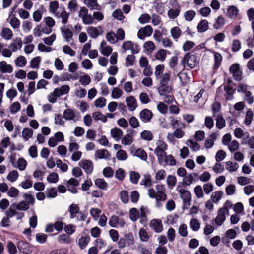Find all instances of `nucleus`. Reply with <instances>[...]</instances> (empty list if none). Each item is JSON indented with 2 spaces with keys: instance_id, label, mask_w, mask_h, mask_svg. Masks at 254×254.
Instances as JSON below:
<instances>
[{
  "instance_id": "obj_32",
  "label": "nucleus",
  "mask_w": 254,
  "mask_h": 254,
  "mask_svg": "<svg viewBox=\"0 0 254 254\" xmlns=\"http://www.w3.org/2000/svg\"><path fill=\"white\" fill-rule=\"evenodd\" d=\"M95 185L99 188L105 190L108 187V184L103 179L97 178L95 180Z\"/></svg>"
},
{
  "instance_id": "obj_61",
  "label": "nucleus",
  "mask_w": 254,
  "mask_h": 254,
  "mask_svg": "<svg viewBox=\"0 0 254 254\" xmlns=\"http://www.w3.org/2000/svg\"><path fill=\"white\" fill-rule=\"evenodd\" d=\"M226 154L225 151L222 150H219L216 153L215 159L217 162L222 161L226 157Z\"/></svg>"
},
{
  "instance_id": "obj_21",
  "label": "nucleus",
  "mask_w": 254,
  "mask_h": 254,
  "mask_svg": "<svg viewBox=\"0 0 254 254\" xmlns=\"http://www.w3.org/2000/svg\"><path fill=\"white\" fill-rule=\"evenodd\" d=\"M238 168L239 165L236 162L233 163L231 161H228L226 163V169L230 172L236 171Z\"/></svg>"
},
{
  "instance_id": "obj_3",
  "label": "nucleus",
  "mask_w": 254,
  "mask_h": 254,
  "mask_svg": "<svg viewBox=\"0 0 254 254\" xmlns=\"http://www.w3.org/2000/svg\"><path fill=\"white\" fill-rule=\"evenodd\" d=\"M19 250L26 254H30L32 252V249L29 244L23 241H19L17 244Z\"/></svg>"
},
{
  "instance_id": "obj_26",
  "label": "nucleus",
  "mask_w": 254,
  "mask_h": 254,
  "mask_svg": "<svg viewBox=\"0 0 254 254\" xmlns=\"http://www.w3.org/2000/svg\"><path fill=\"white\" fill-rule=\"evenodd\" d=\"M216 120V126L218 129H221L225 126V120L221 115H218Z\"/></svg>"
},
{
  "instance_id": "obj_42",
  "label": "nucleus",
  "mask_w": 254,
  "mask_h": 254,
  "mask_svg": "<svg viewBox=\"0 0 254 254\" xmlns=\"http://www.w3.org/2000/svg\"><path fill=\"white\" fill-rule=\"evenodd\" d=\"M164 162L165 165H169L170 166H174L176 165V161L172 155H166L165 157Z\"/></svg>"
},
{
  "instance_id": "obj_57",
  "label": "nucleus",
  "mask_w": 254,
  "mask_h": 254,
  "mask_svg": "<svg viewBox=\"0 0 254 254\" xmlns=\"http://www.w3.org/2000/svg\"><path fill=\"white\" fill-rule=\"evenodd\" d=\"M179 233L182 237H186L188 235L187 226L185 224H181L179 228Z\"/></svg>"
},
{
  "instance_id": "obj_62",
  "label": "nucleus",
  "mask_w": 254,
  "mask_h": 254,
  "mask_svg": "<svg viewBox=\"0 0 254 254\" xmlns=\"http://www.w3.org/2000/svg\"><path fill=\"white\" fill-rule=\"evenodd\" d=\"M116 157L119 160H125L127 159V155L125 151L119 150L117 152Z\"/></svg>"
},
{
  "instance_id": "obj_16",
  "label": "nucleus",
  "mask_w": 254,
  "mask_h": 254,
  "mask_svg": "<svg viewBox=\"0 0 254 254\" xmlns=\"http://www.w3.org/2000/svg\"><path fill=\"white\" fill-rule=\"evenodd\" d=\"M160 85L158 90L160 95H163L165 93L171 92L172 90L171 87L168 85L167 84H160Z\"/></svg>"
},
{
  "instance_id": "obj_52",
  "label": "nucleus",
  "mask_w": 254,
  "mask_h": 254,
  "mask_svg": "<svg viewBox=\"0 0 254 254\" xmlns=\"http://www.w3.org/2000/svg\"><path fill=\"white\" fill-rule=\"evenodd\" d=\"M59 176L57 173L53 172L47 177V181L50 183H56L58 181Z\"/></svg>"
},
{
  "instance_id": "obj_7",
  "label": "nucleus",
  "mask_w": 254,
  "mask_h": 254,
  "mask_svg": "<svg viewBox=\"0 0 254 254\" xmlns=\"http://www.w3.org/2000/svg\"><path fill=\"white\" fill-rule=\"evenodd\" d=\"M83 2L90 10L101 9V6L95 0H84Z\"/></svg>"
},
{
  "instance_id": "obj_33",
  "label": "nucleus",
  "mask_w": 254,
  "mask_h": 254,
  "mask_svg": "<svg viewBox=\"0 0 254 254\" xmlns=\"http://www.w3.org/2000/svg\"><path fill=\"white\" fill-rule=\"evenodd\" d=\"M87 32L90 36L93 38H96L99 33L97 29L94 27H89L87 29Z\"/></svg>"
},
{
  "instance_id": "obj_6",
  "label": "nucleus",
  "mask_w": 254,
  "mask_h": 254,
  "mask_svg": "<svg viewBox=\"0 0 254 254\" xmlns=\"http://www.w3.org/2000/svg\"><path fill=\"white\" fill-rule=\"evenodd\" d=\"M79 165L87 174H90L92 172L93 166L91 161L88 160H83L80 162Z\"/></svg>"
},
{
  "instance_id": "obj_18",
  "label": "nucleus",
  "mask_w": 254,
  "mask_h": 254,
  "mask_svg": "<svg viewBox=\"0 0 254 254\" xmlns=\"http://www.w3.org/2000/svg\"><path fill=\"white\" fill-rule=\"evenodd\" d=\"M63 117L66 120H71L75 117V114L72 109H66L64 112Z\"/></svg>"
},
{
  "instance_id": "obj_1",
  "label": "nucleus",
  "mask_w": 254,
  "mask_h": 254,
  "mask_svg": "<svg viewBox=\"0 0 254 254\" xmlns=\"http://www.w3.org/2000/svg\"><path fill=\"white\" fill-rule=\"evenodd\" d=\"M176 190L180 193V197L183 200V208H189L190 206V202L191 201V194L190 192L183 189L180 185L177 186Z\"/></svg>"
},
{
  "instance_id": "obj_24",
  "label": "nucleus",
  "mask_w": 254,
  "mask_h": 254,
  "mask_svg": "<svg viewBox=\"0 0 254 254\" xmlns=\"http://www.w3.org/2000/svg\"><path fill=\"white\" fill-rule=\"evenodd\" d=\"M61 30L63 33H64V37L66 41H69L70 38H72L73 36V33L71 30L69 29H64V27H62L61 28Z\"/></svg>"
},
{
  "instance_id": "obj_37",
  "label": "nucleus",
  "mask_w": 254,
  "mask_h": 254,
  "mask_svg": "<svg viewBox=\"0 0 254 254\" xmlns=\"http://www.w3.org/2000/svg\"><path fill=\"white\" fill-rule=\"evenodd\" d=\"M129 216L130 218L132 221H136L137 218L139 217L138 210L135 208H131L129 211Z\"/></svg>"
},
{
  "instance_id": "obj_49",
  "label": "nucleus",
  "mask_w": 254,
  "mask_h": 254,
  "mask_svg": "<svg viewBox=\"0 0 254 254\" xmlns=\"http://www.w3.org/2000/svg\"><path fill=\"white\" fill-rule=\"evenodd\" d=\"M79 82L83 85L86 86L88 85L91 82L90 77L88 74L81 76L79 77Z\"/></svg>"
},
{
  "instance_id": "obj_15",
  "label": "nucleus",
  "mask_w": 254,
  "mask_h": 254,
  "mask_svg": "<svg viewBox=\"0 0 254 254\" xmlns=\"http://www.w3.org/2000/svg\"><path fill=\"white\" fill-rule=\"evenodd\" d=\"M122 130L118 128H114L111 130V136L116 140L119 141L123 136Z\"/></svg>"
},
{
  "instance_id": "obj_64",
  "label": "nucleus",
  "mask_w": 254,
  "mask_h": 254,
  "mask_svg": "<svg viewBox=\"0 0 254 254\" xmlns=\"http://www.w3.org/2000/svg\"><path fill=\"white\" fill-rule=\"evenodd\" d=\"M47 236L43 233H37L36 235L37 241L40 243H44L47 240Z\"/></svg>"
},
{
  "instance_id": "obj_39",
  "label": "nucleus",
  "mask_w": 254,
  "mask_h": 254,
  "mask_svg": "<svg viewBox=\"0 0 254 254\" xmlns=\"http://www.w3.org/2000/svg\"><path fill=\"white\" fill-rule=\"evenodd\" d=\"M33 135V130L32 129L25 128L22 131V136L25 141H27L29 138Z\"/></svg>"
},
{
  "instance_id": "obj_59",
  "label": "nucleus",
  "mask_w": 254,
  "mask_h": 254,
  "mask_svg": "<svg viewBox=\"0 0 254 254\" xmlns=\"http://www.w3.org/2000/svg\"><path fill=\"white\" fill-rule=\"evenodd\" d=\"M23 197L25 200V202H26L28 205L29 204H31L32 205L34 204L35 199L31 194L24 193Z\"/></svg>"
},
{
  "instance_id": "obj_34",
  "label": "nucleus",
  "mask_w": 254,
  "mask_h": 254,
  "mask_svg": "<svg viewBox=\"0 0 254 254\" xmlns=\"http://www.w3.org/2000/svg\"><path fill=\"white\" fill-rule=\"evenodd\" d=\"M164 70V65L163 64L158 65L155 67V75L157 78L162 77Z\"/></svg>"
},
{
  "instance_id": "obj_54",
  "label": "nucleus",
  "mask_w": 254,
  "mask_h": 254,
  "mask_svg": "<svg viewBox=\"0 0 254 254\" xmlns=\"http://www.w3.org/2000/svg\"><path fill=\"white\" fill-rule=\"evenodd\" d=\"M29 208V205L25 201H22L16 205V209L21 211H26Z\"/></svg>"
},
{
  "instance_id": "obj_47",
  "label": "nucleus",
  "mask_w": 254,
  "mask_h": 254,
  "mask_svg": "<svg viewBox=\"0 0 254 254\" xmlns=\"http://www.w3.org/2000/svg\"><path fill=\"white\" fill-rule=\"evenodd\" d=\"M133 142L131 135L129 134L125 135L122 139L121 142L124 145H130Z\"/></svg>"
},
{
  "instance_id": "obj_50",
  "label": "nucleus",
  "mask_w": 254,
  "mask_h": 254,
  "mask_svg": "<svg viewBox=\"0 0 254 254\" xmlns=\"http://www.w3.org/2000/svg\"><path fill=\"white\" fill-rule=\"evenodd\" d=\"M228 14L231 18L236 17L238 14V10L236 7L234 6H231L228 9Z\"/></svg>"
},
{
  "instance_id": "obj_19",
  "label": "nucleus",
  "mask_w": 254,
  "mask_h": 254,
  "mask_svg": "<svg viewBox=\"0 0 254 254\" xmlns=\"http://www.w3.org/2000/svg\"><path fill=\"white\" fill-rule=\"evenodd\" d=\"M90 240L89 236H82L79 239L78 245L81 249H83L86 247Z\"/></svg>"
},
{
  "instance_id": "obj_63",
  "label": "nucleus",
  "mask_w": 254,
  "mask_h": 254,
  "mask_svg": "<svg viewBox=\"0 0 254 254\" xmlns=\"http://www.w3.org/2000/svg\"><path fill=\"white\" fill-rule=\"evenodd\" d=\"M103 173L105 177L110 178L113 176L114 171L111 167H106L103 169Z\"/></svg>"
},
{
  "instance_id": "obj_13",
  "label": "nucleus",
  "mask_w": 254,
  "mask_h": 254,
  "mask_svg": "<svg viewBox=\"0 0 254 254\" xmlns=\"http://www.w3.org/2000/svg\"><path fill=\"white\" fill-rule=\"evenodd\" d=\"M0 70L2 73H11L13 68L11 65L7 64L5 61H2L0 63Z\"/></svg>"
},
{
  "instance_id": "obj_22",
  "label": "nucleus",
  "mask_w": 254,
  "mask_h": 254,
  "mask_svg": "<svg viewBox=\"0 0 254 254\" xmlns=\"http://www.w3.org/2000/svg\"><path fill=\"white\" fill-rule=\"evenodd\" d=\"M222 57L219 53H215L214 55V65L213 68L214 70L217 69L221 65Z\"/></svg>"
},
{
  "instance_id": "obj_31",
  "label": "nucleus",
  "mask_w": 254,
  "mask_h": 254,
  "mask_svg": "<svg viewBox=\"0 0 254 254\" xmlns=\"http://www.w3.org/2000/svg\"><path fill=\"white\" fill-rule=\"evenodd\" d=\"M253 116H254L253 112H252V111L251 109H249L246 112L245 121H244V123L246 125H249L252 122V119L253 118Z\"/></svg>"
},
{
  "instance_id": "obj_53",
  "label": "nucleus",
  "mask_w": 254,
  "mask_h": 254,
  "mask_svg": "<svg viewBox=\"0 0 254 254\" xmlns=\"http://www.w3.org/2000/svg\"><path fill=\"white\" fill-rule=\"evenodd\" d=\"M180 10L179 9H170L168 11V15L171 19L176 18L179 14Z\"/></svg>"
},
{
  "instance_id": "obj_56",
  "label": "nucleus",
  "mask_w": 254,
  "mask_h": 254,
  "mask_svg": "<svg viewBox=\"0 0 254 254\" xmlns=\"http://www.w3.org/2000/svg\"><path fill=\"white\" fill-rule=\"evenodd\" d=\"M140 184L143 185L145 187L151 186L152 185V183L150 179V176L149 175H145L144 179L142 180Z\"/></svg>"
},
{
  "instance_id": "obj_23",
  "label": "nucleus",
  "mask_w": 254,
  "mask_h": 254,
  "mask_svg": "<svg viewBox=\"0 0 254 254\" xmlns=\"http://www.w3.org/2000/svg\"><path fill=\"white\" fill-rule=\"evenodd\" d=\"M166 182L168 187L170 189H172V188L175 186L177 179L175 176L169 175L167 177Z\"/></svg>"
},
{
  "instance_id": "obj_58",
  "label": "nucleus",
  "mask_w": 254,
  "mask_h": 254,
  "mask_svg": "<svg viewBox=\"0 0 254 254\" xmlns=\"http://www.w3.org/2000/svg\"><path fill=\"white\" fill-rule=\"evenodd\" d=\"M241 48V42L239 40L235 39L233 41L232 50L234 52L238 51Z\"/></svg>"
},
{
  "instance_id": "obj_46",
  "label": "nucleus",
  "mask_w": 254,
  "mask_h": 254,
  "mask_svg": "<svg viewBox=\"0 0 254 254\" xmlns=\"http://www.w3.org/2000/svg\"><path fill=\"white\" fill-rule=\"evenodd\" d=\"M139 235L142 241H147L149 239V236L145 229L142 228L139 232Z\"/></svg>"
},
{
  "instance_id": "obj_48",
  "label": "nucleus",
  "mask_w": 254,
  "mask_h": 254,
  "mask_svg": "<svg viewBox=\"0 0 254 254\" xmlns=\"http://www.w3.org/2000/svg\"><path fill=\"white\" fill-rule=\"evenodd\" d=\"M58 240L61 243L68 244L70 242L69 236L65 234L59 235Z\"/></svg>"
},
{
  "instance_id": "obj_40",
  "label": "nucleus",
  "mask_w": 254,
  "mask_h": 254,
  "mask_svg": "<svg viewBox=\"0 0 254 254\" xmlns=\"http://www.w3.org/2000/svg\"><path fill=\"white\" fill-rule=\"evenodd\" d=\"M146 208H144L143 206L141 207L140 208V214H139V217L140 219V222L142 223H145L147 222V216L145 213Z\"/></svg>"
},
{
  "instance_id": "obj_11",
  "label": "nucleus",
  "mask_w": 254,
  "mask_h": 254,
  "mask_svg": "<svg viewBox=\"0 0 254 254\" xmlns=\"http://www.w3.org/2000/svg\"><path fill=\"white\" fill-rule=\"evenodd\" d=\"M126 101L129 110L133 111L137 108V101L133 96L127 97Z\"/></svg>"
},
{
  "instance_id": "obj_41",
  "label": "nucleus",
  "mask_w": 254,
  "mask_h": 254,
  "mask_svg": "<svg viewBox=\"0 0 254 254\" xmlns=\"http://www.w3.org/2000/svg\"><path fill=\"white\" fill-rule=\"evenodd\" d=\"M41 62V58L39 56L32 59L30 62V66L32 68H38Z\"/></svg>"
},
{
  "instance_id": "obj_8",
  "label": "nucleus",
  "mask_w": 254,
  "mask_h": 254,
  "mask_svg": "<svg viewBox=\"0 0 254 254\" xmlns=\"http://www.w3.org/2000/svg\"><path fill=\"white\" fill-rule=\"evenodd\" d=\"M137 50H135L134 48V45L130 41H127L124 42L122 45V48L124 51L130 50L132 54H137L139 52L140 48L139 46H136Z\"/></svg>"
},
{
  "instance_id": "obj_43",
  "label": "nucleus",
  "mask_w": 254,
  "mask_h": 254,
  "mask_svg": "<svg viewBox=\"0 0 254 254\" xmlns=\"http://www.w3.org/2000/svg\"><path fill=\"white\" fill-rule=\"evenodd\" d=\"M225 24L224 19L223 17L221 15L218 17L216 20V22L214 24L213 27L215 29H218L220 27L223 26Z\"/></svg>"
},
{
  "instance_id": "obj_17",
  "label": "nucleus",
  "mask_w": 254,
  "mask_h": 254,
  "mask_svg": "<svg viewBox=\"0 0 254 254\" xmlns=\"http://www.w3.org/2000/svg\"><path fill=\"white\" fill-rule=\"evenodd\" d=\"M194 181V178L192 174H190L188 175H186L184 177L183 180V182H182L183 186L184 188H186L187 186H190Z\"/></svg>"
},
{
  "instance_id": "obj_44",
  "label": "nucleus",
  "mask_w": 254,
  "mask_h": 254,
  "mask_svg": "<svg viewBox=\"0 0 254 254\" xmlns=\"http://www.w3.org/2000/svg\"><path fill=\"white\" fill-rule=\"evenodd\" d=\"M18 176L19 174L17 171L13 170L8 174L7 179L10 182H13L17 179Z\"/></svg>"
},
{
  "instance_id": "obj_36",
  "label": "nucleus",
  "mask_w": 254,
  "mask_h": 254,
  "mask_svg": "<svg viewBox=\"0 0 254 254\" xmlns=\"http://www.w3.org/2000/svg\"><path fill=\"white\" fill-rule=\"evenodd\" d=\"M190 225L194 231H197L200 228V224L196 219H191L190 221Z\"/></svg>"
},
{
  "instance_id": "obj_28",
  "label": "nucleus",
  "mask_w": 254,
  "mask_h": 254,
  "mask_svg": "<svg viewBox=\"0 0 254 254\" xmlns=\"http://www.w3.org/2000/svg\"><path fill=\"white\" fill-rule=\"evenodd\" d=\"M135 155L143 161H145L147 158L146 152L141 148L137 149L136 150Z\"/></svg>"
},
{
  "instance_id": "obj_14",
  "label": "nucleus",
  "mask_w": 254,
  "mask_h": 254,
  "mask_svg": "<svg viewBox=\"0 0 254 254\" xmlns=\"http://www.w3.org/2000/svg\"><path fill=\"white\" fill-rule=\"evenodd\" d=\"M68 211L70 213V218L73 219L76 217V215L79 213V207L77 204H72L69 206Z\"/></svg>"
},
{
  "instance_id": "obj_30",
  "label": "nucleus",
  "mask_w": 254,
  "mask_h": 254,
  "mask_svg": "<svg viewBox=\"0 0 254 254\" xmlns=\"http://www.w3.org/2000/svg\"><path fill=\"white\" fill-rule=\"evenodd\" d=\"M140 177V174L137 172L131 171L130 173V180L134 184H137Z\"/></svg>"
},
{
  "instance_id": "obj_51",
  "label": "nucleus",
  "mask_w": 254,
  "mask_h": 254,
  "mask_svg": "<svg viewBox=\"0 0 254 254\" xmlns=\"http://www.w3.org/2000/svg\"><path fill=\"white\" fill-rule=\"evenodd\" d=\"M233 86H225L224 88V89L225 91L226 92V93L231 96L230 98L228 97H226V99L227 100H230L233 97V95L234 94L235 92V89H233Z\"/></svg>"
},
{
  "instance_id": "obj_20",
  "label": "nucleus",
  "mask_w": 254,
  "mask_h": 254,
  "mask_svg": "<svg viewBox=\"0 0 254 254\" xmlns=\"http://www.w3.org/2000/svg\"><path fill=\"white\" fill-rule=\"evenodd\" d=\"M208 28V23L206 20H201L197 25L198 32L201 33L206 31Z\"/></svg>"
},
{
  "instance_id": "obj_38",
  "label": "nucleus",
  "mask_w": 254,
  "mask_h": 254,
  "mask_svg": "<svg viewBox=\"0 0 254 254\" xmlns=\"http://www.w3.org/2000/svg\"><path fill=\"white\" fill-rule=\"evenodd\" d=\"M171 34L174 39H177L181 35V30L178 27H174L171 30Z\"/></svg>"
},
{
  "instance_id": "obj_12",
  "label": "nucleus",
  "mask_w": 254,
  "mask_h": 254,
  "mask_svg": "<svg viewBox=\"0 0 254 254\" xmlns=\"http://www.w3.org/2000/svg\"><path fill=\"white\" fill-rule=\"evenodd\" d=\"M225 220V211L223 209H220L218 211V214L215 219V223L218 226H221Z\"/></svg>"
},
{
  "instance_id": "obj_5",
  "label": "nucleus",
  "mask_w": 254,
  "mask_h": 254,
  "mask_svg": "<svg viewBox=\"0 0 254 254\" xmlns=\"http://www.w3.org/2000/svg\"><path fill=\"white\" fill-rule=\"evenodd\" d=\"M139 116L142 122L147 123L151 121L153 117V113L150 110L144 109L140 112Z\"/></svg>"
},
{
  "instance_id": "obj_10",
  "label": "nucleus",
  "mask_w": 254,
  "mask_h": 254,
  "mask_svg": "<svg viewBox=\"0 0 254 254\" xmlns=\"http://www.w3.org/2000/svg\"><path fill=\"white\" fill-rule=\"evenodd\" d=\"M95 157L98 159H110V154L106 149H100L96 150L95 152Z\"/></svg>"
},
{
  "instance_id": "obj_9",
  "label": "nucleus",
  "mask_w": 254,
  "mask_h": 254,
  "mask_svg": "<svg viewBox=\"0 0 254 254\" xmlns=\"http://www.w3.org/2000/svg\"><path fill=\"white\" fill-rule=\"evenodd\" d=\"M150 227L157 233L161 232L163 230L161 221L159 220L153 219L150 223Z\"/></svg>"
},
{
  "instance_id": "obj_45",
  "label": "nucleus",
  "mask_w": 254,
  "mask_h": 254,
  "mask_svg": "<svg viewBox=\"0 0 254 254\" xmlns=\"http://www.w3.org/2000/svg\"><path fill=\"white\" fill-rule=\"evenodd\" d=\"M26 58L23 56H20L15 60V64L17 66L23 67L26 64Z\"/></svg>"
},
{
  "instance_id": "obj_27",
  "label": "nucleus",
  "mask_w": 254,
  "mask_h": 254,
  "mask_svg": "<svg viewBox=\"0 0 254 254\" xmlns=\"http://www.w3.org/2000/svg\"><path fill=\"white\" fill-rule=\"evenodd\" d=\"M13 35L12 31L8 28H4L2 29L1 36L5 39H10Z\"/></svg>"
},
{
  "instance_id": "obj_25",
  "label": "nucleus",
  "mask_w": 254,
  "mask_h": 254,
  "mask_svg": "<svg viewBox=\"0 0 254 254\" xmlns=\"http://www.w3.org/2000/svg\"><path fill=\"white\" fill-rule=\"evenodd\" d=\"M167 51L164 49H161L159 50L155 55L156 59L161 61H164L166 57Z\"/></svg>"
},
{
  "instance_id": "obj_60",
  "label": "nucleus",
  "mask_w": 254,
  "mask_h": 254,
  "mask_svg": "<svg viewBox=\"0 0 254 254\" xmlns=\"http://www.w3.org/2000/svg\"><path fill=\"white\" fill-rule=\"evenodd\" d=\"M129 123L130 126L133 128H136L139 126V121L135 117H131L129 120Z\"/></svg>"
},
{
  "instance_id": "obj_2",
  "label": "nucleus",
  "mask_w": 254,
  "mask_h": 254,
  "mask_svg": "<svg viewBox=\"0 0 254 254\" xmlns=\"http://www.w3.org/2000/svg\"><path fill=\"white\" fill-rule=\"evenodd\" d=\"M198 62L197 60V56L195 55L191 54L190 53H187L181 62V64L185 67V64L190 68H193L198 64Z\"/></svg>"
},
{
  "instance_id": "obj_4",
  "label": "nucleus",
  "mask_w": 254,
  "mask_h": 254,
  "mask_svg": "<svg viewBox=\"0 0 254 254\" xmlns=\"http://www.w3.org/2000/svg\"><path fill=\"white\" fill-rule=\"evenodd\" d=\"M153 32V28L150 25H147L143 28L139 30L137 36L140 39H144L145 36H150Z\"/></svg>"
},
{
  "instance_id": "obj_35",
  "label": "nucleus",
  "mask_w": 254,
  "mask_h": 254,
  "mask_svg": "<svg viewBox=\"0 0 254 254\" xmlns=\"http://www.w3.org/2000/svg\"><path fill=\"white\" fill-rule=\"evenodd\" d=\"M195 12L192 10L187 11L184 14V17L186 21H191L195 16Z\"/></svg>"
},
{
  "instance_id": "obj_29",
  "label": "nucleus",
  "mask_w": 254,
  "mask_h": 254,
  "mask_svg": "<svg viewBox=\"0 0 254 254\" xmlns=\"http://www.w3.org/2000/svg\"><path fill=\"white\" fill-rule=\"evenodd\" d=\"M141 138L147 141L152 140L153 135L152 132L148 130H144L140 133Z\"/></svg>"
},
{
  "instance_id": "obj_55",
  "label": "nucleus",
  "mask_w": 254,
  "mask_h": 254,
  "mask_svg": "<svg viewBox=\"0 0 254 254\" xmlns=\"http://www.w3.org/2000/svg\"><path fill=\"white\" fill-rule=\"evenodd\" d=\"M82 18L83 23L86 25L91 24L94 22V19L90 14L83 15Z\"/></svg>"
}]
</instances>
